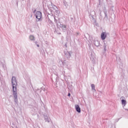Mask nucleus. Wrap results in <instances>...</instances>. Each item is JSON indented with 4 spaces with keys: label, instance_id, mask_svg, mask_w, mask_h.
Here are the masks:
<instances>
[{
    "label": "nucleus",
    "instance_id": "obj_12",
    "mask_svg": "<svg viewBox=\"0 0 128 128\" xmlns=\"http://www.w3.org/2000/svg\"><path fill=\"white\" fill-rule=\"evenodd\" d=\"M91 88L93 90L96 91V86H94V84H91Z\"/></svg>",
    "mask_w": 128,
    "mask_h": 128
},
{
    "label": "nucleus",
    "instance_id": "obj_30",
    "mask_svg": "<svg viewBox=\"0 0 128 128\" xmlns=\"http://www.w3.org/2000/svg\"><path fill=\"white\" fill-rule=\"evenodd\" d=\"M54 7L56 8V6H54Z\"/></svg>",
    "mask_w": 128,
    "mask_h": 128
},
{
    "label": "nucleus",
    "instance_id": "obj_4",
    "mask_svg": "<svg viewBox=\"0 0 128 128\" xmlns=\"http://www.w3.org/2000/svg\"><path fill=\"white\" fill-rule=\"evenodd\" d=\"M60 27L62 29L63 32L66 30V26L62 24H60Z\"/></svg>",
    "mask_w": 128,
    "mask_h": 128
},
{
    "label": "nucleus",
    "instance_id": "obj_10",
    "mask_svg": "<svg viewBox=\"0 0 128 128\" xmlns=\"http://www.w3.org/2000/svg\"><path fill=\"white\" fill-rule=\"evenodd\" d=\"M94 45L96 46H100V42L96 40L94 42Z\"/></svg>",
    "mask_w": 128,
    "mask_h": 128
},
{
    "label": "nucleus",
    "instance_id": "obj_27",
    "mask_svg": "<svg viewBox=\"0 0 128 128\" xmlns=\"http://www.w3.org/2000/svg\"><path fill=\"white\" fill-rule=\"evenodd\" d=\"M124 110H128H128L126 109V108H125Z\"/></svg>",
    "mask_w": 128,
    "mask_h": 128
},
{
    "label": "nucleus",
    "instance_id": "obj_3",
    "mask_svg": "<svg viewBox=\"0 0 128 128\" xmlns=\"http://www.w3.org/2000/svg\"><path fill=\"white\" fill-rule=\"evenodd\" d=\"M64 56L66 58H70V56H72V54H70V52L66 51L64 52Z\"/></svg>",
    "mask_w": 128,
    "mask_h": 128
},
{
    "label": "nucleus",
    "instance_id": "obj_31",
    "mask_svg": "<svg viewBox=\"0 0 128 128\" xmlns=\"http://www.w3.org/2000/svg\"><path fill=\"white\" fill-rule=\"evenodd\" d=\"M52 22V21H51V22Z\"/></svg>",
    "mask_w": 128,
    "mask_h": 128
},
{
    "label": "nucleus",
    "instance_id": "obj_17",
    "mask_svg": "<svg viewBox=\"0 0 128 128\" xmlns=\"http://www.w3.org/2000/svg\"><path fill=\"white\" fill-rule=\"evenodd\" d=\"M98 2L99 4H98V6H100L102 4V3L100 2V0H98Z\"/></svg>",
    "mask_w": 128,
    "mask_h": 128
},
{
    "label": "nucleus",
    "instance_id": "obj_5",
    "mask_svg": "<svg viewBox=\"0 0 128 128\" xmlns=\"http://www.w3.org/2000/svg\"><path fill=\"white\" fill-rule=\"evenodd\" d=\"M106 32H102L101 34V38H102V40H106Z\"/></svg>",
    "mask_w": 128,
    "mask_h": 128
},
{
    "label": "nucleus",
    "instance_id": "obj_33",
    "mask_svg": "<svg viewBox=\"0 0 128 128\" xmlns=\"http://www.w3.org/2000/svg\"><path fill=\"white\" fill-rule=\"evenodd\" d=\"M59 34H60V33H59Z\"/></svg>",
    "mask_w": 128,
    "mask_h": 128
},
{
    "label": "nucleus",
    "instance_id": "obj_34",
    "mask_svg": "<svg viewBox=\"0 0 128 128\" xmlns=\"http://www.w3.org/2000/svg\"><path fill=\"white\" fill-rule=\"evenodd\" d=\"M101 12H100V14Z\"/></svg>",
    "mask_w": 128,
    "mask_h": 128
},
{
    "label": "nucleus",
    "instance_id": "obj_16",
    "mask_svg": "<svg viewBox=\"0 0 128 128\" xmlns=\"http://www.w3.org/2000/svg\"><path fill=\"white\" fill-rule=\"evenodd\" d=\"M104 16H105L104 18H108V14H106V12L104 11Z\"/></svg>",
    "mask_w": 128,
    "mask_h": 128
},
{
    "label": "nucleus",
    "instance_id": "obj_26",
    "mask_svg": "<svg viewBox=\"0 0 128 128\" xmlns=\"http://www.w3.org/2000/svg\"><path fill=\"white\" fill-rule=\"evenodd\" d=\"M121 98H124V96H122Z\"/></svg>",
    "mask_w": 128,
    "mask_h": 128
},
{
    "label": "nucleus",
    "instance_id": "obj_19",
    "mask_svg": "<svg viewBox=\"0 0 128 128\" xmlns=\"http://www.w3.org/2000/svg\"><path fill=\"white\" fill-rule=\"evenodd\" d=\"M36 10L34 9V12H33V13H34V14H35V13H36Z\"/></svg>",
    "mask_w": 128,
    "mask_h": 128
},
{
    "label": "nucleus",
    "instance_id": "obj_9",
    "mask_svg": "<svg viewBox=\"0 0 128 128\" xmlns=\"http://www.w3.org/2000/svg\"><path fill=\"white\" fill-rule=\"evenodd\" d=\"M54 20L56 24H57V26H58V24L60 23V18H58V20L56 18H54Z\"/></svg>",
    "mask_w": 128,
    "mask_h": 128
},
{
    "label": "nucleus",
    "instance_id": "obj_15",
    "mask_svg": "<svg viewBox=\"0 0 128 128\" xmlns=\"http://www.w3.org/2000/svg\"><path fill=\"white\" fill-rule=\"evenodd\" d=\"M91 60L92 62V64H94L96 62V60L94 58H91Z\"/></svg>",
    "mask_w": 128,
    "mask_h": 128
},
{
    "label": "nucleus",
    "instance_id": "obj_14",
    "mask_svg": "<svg viewBox=\"0 0 128 128\" xmlns=\"http://www.w3.org/2000/svg\"><path fill=\"white\" fill-rule=\"evenodd\" d=\"M104 52H106V43H104Z\"/></svg>",
    "mask_w": 128,
    "mask_h": 128
},
{
    "label": "nucleus",
    "instance_id": "obj_2",
    "mask_svg": "<svg viewBox=\"0 0 128 128\" xmlns=\"http://www.w3.org/2000/svg\"><path fill=\"white\" fill-rule=\"evenodd\" d=\"M35 16L36 18L38 20V22H40V20H42V12L40 11L36 12Z\"/></svg>",
    "mask_w": 128,
    "mask_h": 128
},
{
    "label": "nucleus",
    "instance_id": "obj_1",
    "mask_svg": "<svg viewBox=\"0 0 128 128\" xmlns=\"http://www.w3.org/2000/svg\"><path fill=\"white\" fill-rule=\"evenodd\" d=\"M12 86L13 96H14V102H15L16 104H18V92H16L18 82L16 81V76L12 77Z\"/></svg>",
    "mask_w": 128,
    "mask_h": 128
},
{
    "label": "nucleus",
    "instance_id": "obj_23",
    "mask_svg": "<svg viewBox=\"0 0 128 128\" xmlns=\"http://www.w3.org/2000/svg\"><path fill=\"white\" fill-rule=\"evenodd\" d=\"M118 58H119V62H120V57H119Z\"/></svg>",
    "mask_w": 128,
    "mask_h": 128
},
{
    "label": "nucleus",
    "instance_id": "obj_6",
    "mask_svg": "<svg viewBox=\"0 0 128 128\" xmlns=\"http://www.w3.org/2000/svg\"><path fill=\"white\" fill-rule=\"evenodd\" d=\"M44 117L46 122H50V119L48 118V116L44 114Z\"/></svg>",
    "mask_w": 128,
    "mask_h": 128
},
{
    "label": "nucleus",
    "instance_id": "obj_11",
    "mask_svg": "<svg viewBox=\"0 0 128 128\" xmlns=\"http://www.w3.org/2000/svg\"><path fill=\"white\" fill-rule=\"evenodd\" d=\"M90 16H91V20H92V22H96V18H94V16L91 14Z\"/></svg>",
    "mask_w": 128,
    "mask_h": 128
},
{
    "label": "nucleus",
    "instance_id": "obj_29",
    "mask_svg": "<svg viewBox=\"0 0 128 128\" xmlns=\"http://www.w3.org/2000/svg\"><path fill=\"white\" fill-rule=\"evenodd\" d=\"M36 44H38V42H36Z\"/></svg>",
    "mask_w": 128,
    "mask_h": 128
},
{
    "label": "nucleus",
    "instance_id": "obj_8",
    "mask_svg": "<svg viewBox=\"0 0 128 128\" xmlns=\"http://www.w3.org/2000/svg\"><path fill=\"white\" fill-rule=\"evenodd\" d=\"M122 104L124 105L123 108H124V106H126V100L122 99Z\"/></svg>",
    "mask_w": 128,
    "mask_h": 128
},
{
    "label": "nucleus",
    "instance_id": "obj_28",
    "mask_svg": "<svg viewBox=\"0 0 128 128\" xmlns=\"http://www.w3.org/2000/svg\"><path fill=\"white\" fill-rule=\"evenodd\" d=\"M71 20H74V18H71Z\"/></svg>",
    "mask_w": 128,
    "mask_h": 128
},
{
    "label": "nucleus",
    "instance_id": "obj_22",
    "mask_svg": "<svg viewBox=\"0 0 128 128\" xmlns=\"http://www.w3.org/2000/svg\"><path fill=\"white\" fill-rule=\"evenodd\" d=\"M92 12H94V14H96V12L94 11H92Z\"/></svg>",
    "mask_w": 128,
    "mask_h": 128
},
{
    "label": "nucleus",
    "instance_id": "obj_18",
    "mask_svg": "<svg viewBox=\"0 0 128 128\" xmlns=\"http://www.w3.org/2000/svg\"><path fill=\"white\" fill-rule=\"evenodd\" d=\"M42 90H44V92H45L46 91V88H42Z\"/></svg>",
    "mask_w": 128,
    "mask_h": 128
},
{
    "label": "nucleus",
    "instance_id": "obj_20",
    "mask_svg": "<svg viewBox=\"0 0 128 128\" xmlns=\"http://www.w3.org/2000/svg\"><path fill=\"white\" fill-rule=\"evenodd\" d=\"M64 46H65V48H68V45L66 44H64Z\"/></svg>",
    "mask_w": 128,
    "mask_h": 128
},
{
    "label": "nucleus",
    "instance_id": "obj_24",
    "mask_svg": "<svg viewBox=\"0 0 128 128\" xmlns=\"http://www.w3.org/2000/svg\"><path fill=\"white\" fill-rule=\"evenodd\" d=\"M56 12L58 13V10H56Z\"/></svg>",
    "mask_w": 128,
    "mask_h": 128
},
{
    "label": "nucleus",
    "instance_id": "obj_13",
    "mask_svg": "<svg viewBox=\"0 0 128 128\" xmlns=\"http://www.w3.org/2000/svg\"><path fill=\"white\" fill-rule=\"evenodd\" d=\"M30 40H34V36H30Z\"/></svg>",
    "mask_w": 128,
    "mask_h": 128
},
{
    "label": "nucleus",
    "instance_id": "obj_32",
    "mask_svg": "<svg viewBox=\"0 0 128 128\" xmlns=\"http://www.w3.org/2000/svg\"><path fill=\"white\" fill-rule=\"evenodd\" d=\"M52 22V21H51V22Z\"/></svg>",
    "mask_w": 128,
    "mask_h": 128
},
{
    "label": "nucleus",
    "instance_id": "obj_21",
    "mask_svg": "<svg viewBox=\"0 0 128 128\" xmlns=\"http://www.w3.org/2000/svg\"><path fill=\"white\" fill-rule=\"evenodd\" d=\"M68 96H70V93L68 94Z\"/></svg>",
    "mask_w": 128,
    "mask_h": 128
},
{
    "label": "nucleus",
    "instance_id": "obj_25",
    "mask_svg": "<svg viewBox=\"0 0 128 128\" xmlns=\"http://www.w3.org/2000/svg\"><path fill=\"white\" fill-rule=\"evenodd\" d=\"M37 46H38V48H40V45L39 44H37Z\"/></svg>",
    "mask_w": 128,
    "mask_h": 128
},
{
    "label": "nucleus",
    "instance_id": "obj_7",
    "mask_svg": "<svg viewBox=\"0 0 128 128\" xmlns=\"http://www.w3.org/2000/svg\"><path fill=\"white\" fill-rule=\"evenodd\" d=\"M75 108L77 112H80V106H78V104H76L75 106Z\"/></svg>",
    "mask_w": 128,
    "mask_h": 128
}]
</instances>
